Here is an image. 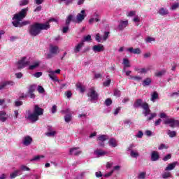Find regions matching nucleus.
<instances>
[{"mask_svg":"<svg viewBox=\"0 0 179 179\" xmlns=\"http://www.w3.org/2000/svg\"><path fill=\"white\" fill-rule=\"evenodd\" d=\"M37 24L39 27L40 31H41V30H48V29H50V27L49 22H46L44 24H41V23H37Z\"/></svg>","mask_w":179,"mask_h":179,"instance_id":"obj_18","label":"nucleus"},{"mask_svg":"<svg viewBox=\"0 0 179 179\" xmlns=\"http://www.w3.org/2000/svg\"><path fill=\"white\" fill-rule=\"evenodd\" d=\"M150 71V68L147 67V68H142L140 70V73H148Z\"/></svg>","mask_w":179,"mask_h":179,"instance_id":"obj_45","label":"nucleus"},{"mask_svg":"<svg viewBox=\"0 0 179 179\" xmlns=\"http://www.w3.org/2000/svg\"><path fill=\"white\" fill-rule=\"evenodd\" d=\"M163 122L166 125L169 124L171 128H176L179 124V120H176L174 118H166Z\"/></svg>","mask_w":179,"mask_h":179,"instance_id":"obj_5","label":"nucleus"},{"mask_svg":"<svg viewBox=\"0 0 179 179\" xmlns=\"http://www.w3.org/2000/svg\"><path fill=\"white\" fill-rule=\"evenodd\" d=\"M134 108H138V107H141L143 110V114L145 117H148L149 114H150V109L149 108V105L147 103H143L142 99H137L134 103Z\"/></svg>","mask_w":179,"mask_h":179,"instance_id":"obj_2","label":"nucleus"},{"mask_svg":"<svg viewBox=\"0 0 179 179\" xmlns=\"http://www.w3.org/2000/svg\"><path fill=\"white\" fill-rule=\"evenodd\" d=\"M122 64L124 65L123 72H125L126 68H131V62H129V59L127 58L123 59Z\"/></svg>","mask_w":179,"mask_h":179,"instance_id":"obj_23","label":"nucleus"},{"mask_svg":"<svg viewBox=\"0 0 179 179\" xmlns=\"http://www.w3.org/2000/svg\"><path fill=\"white\" fill-rule=\"evenodd\" d=\"M21 21H13V25L14 27H22V26H27V24H30L29 21H24L20 22Z\"/></svg>","mask_w":179,"mask_h":179,"instance_id":"obj_12","label":"nucleus"},{"mask_svg":"<svg viewBox=\"0 0 179 179\" xmlns=\"http://www.w3.org/2000/svg\"><path fill=\"white\" fill-rule=\"evenodd\" d=\"M136 15V11H129V13H127V16H128L129 17H132V16H135Z\"/></svg>","mask_w":179,"mask_h":179,"instance_id":"obj_50","label":"nucleus"},{"mask_svg":"<svg viewBox=\"0 0 179 179\" xmlns=\"http://www.w3.org/2000/svg\"><path fill=\"white\" fill-rule=\"evenodd\" d=\"M94 17H92L90 19V24H93L94 22H100V18H99V14L97 13H95L94 14Z\"/></svg>","mask_w":179,"mask_h":179,"instance_id":"obj_31","label":"nucleus"},{"mask_svg":"<svg viewBox=\"0 0 179 179\" xmlns=\"http://www.w3.org/2000/svg\"><path fill=\"white\" fill-rule=\"evenodd\" d=\"M31 142H33V138L30 136H26L22 138V145H24V146H30Z\"/></svg>","mask_w":179,"mask_h":179,"instance_id":"obj_11","label":"nucleus"},{"mask_svg":"<svg viewBox=\"0 0 179 179\" xmlns=\"http://www.w3.org/2000/svg\"><path fill=\"white\" fill-rule=\"evenodd\" d=\"M29 64H30V62L29 61H26V57H22L20 60H19L17 63V66L18 68V69H22L26 66H27V65H29Z\"/></svg>","mask_w":179,"mask_h":179,"instance_id":"obj_7","label":"nucleus"},{"mask_svg":"<svg viewBox=\"0 0 179 179\" xmlns=\"http://www.w3.org/2000/svg\"><path fill=\"white\" fill-rule=\"evenodd\" d=\"M8 86H15V82L12 80H8L0 83V90H3V89H6Z\"/></svg>","mask_w":179,"mask_h":179,"instance_id":"obj_9","label":"nucleus"},{"mask_svg":"<svg viewBox=\"0 0 179 179\" xmlns=\"http://www.w3.org/2000/svg\"><path fill=\"white\" fill-rule=\"evenodd\" d=\"M59 2H64L65 5H71L75 0H58Z\"/></svg>","mask_w":179,"mask_h":179,"instance_id":"obj_46","label":"nucleus"},{"mask_svg":"<svg viewBox=\"0 0 179 179\" xmlns=\"http://www.w3.org/2000/svg\"><path fill=\"white\" fill-rule=\"evenodd\" d=\"M47 72L48 73L49 78H50L52 80H54L55 82H58V78L57 77V75H55V72L54 71H52L51 69H49Z\"/></svg>","mask_w":179,"mask_h":179,"instance_id":"obj_14","label":"nucleus"},{"mask_svg":"<svg viewBox=\"0 0 179 179\" xmlns=\"http://www.w3.org/2000/svg\"><path fill=\"white\" fill-rule=\"evenodd\" d=\"M29 2H30V0H20L19 5L20 6H26V5H29Z\"/></svg>","mask_w":179,"mask_h":179,"instance_id":"obj_40","label":"nucleus"},{"mask_svg":"<svg viewBox=\"0 0 179 179\" xmlns=\"http://www.w3.org/2000/svg\"><path fill=\"white\" fill-rule=\"evenodd\" d=\"M52 114H55L57 113V105H53L51 108Z\"/></svg>","mask_w":179,"mask_h":179,"instance_id":"obj_60","label":"nucleus"},{"mask_svg":"<svg viewBox=\"0 0 179 179\" xmlns=\"http://www.w3.org/2000/svg\"><path fill=\"white\" fill-rule=\"evenodd\" d=\"M65 122H71L72 121V114H67L64 116Z\"/></svg>","mask_w":179,"mask_h":179,"instance_id":"obj_39","label":"nucleus"},{"mask_svg":"<svg viewBox=\"0 0 179 179\" xmlns=\"http://www.w3.org/2000/svg\"><path fill=\"white\" fill-rule=\"evenodd\" d=\"M158 13L161 16H166V15H169V13H170L169 12V10L167 8H161L159 9Z\"/></svg>","mask_w":179,"mask_h":179,"instance_id":"obj_27","label":"nucleus"},{"mask_svg":"<svg viewBox=\"0 0 179 179\" xmlns=\"http://www.w3.org/2000/svg\"><path fill=\"white\" fill-rule=\"evenodd\" d=\"M62 114H71L72 115V112H71V109L70 108H67L66 110H61Z\"/></svg>","mask_w":179,"mask_h":179,"instance_id":"obj_51","label":"nucleus"},{"mask_svg":"<svg viewBox=\"0 0 179 179\" xmlns=\"http://www.w3.org/2000/svg\"><path fill=\"white\" fill-rule=\"evenodd\" d=\"M22 171L20 170H17L10 174V178H15V177H17V176H21Z\"/></svg>","mask_w":179,"mask_h":179,"instance_id":"obj_32","label":"nucleus"},{"mask_svg":"<svg viewBox=\"0 0 179 179\" xmlns=\"http://www.w3.org/2000/svg\"><path fill=\"white\" fill-rule=\"evenodd\" d=\"M76 87L80 90L81 93H83L85 90H86V88L85 87V86L82 85L80 83H78L76 84Z\"/></svg>","mask_w":179,"mask_h":179,"instance_id":"obj_35","label":"nucleus"},{"mask_svg":"<svg viewBox=\"0 0 179 179\" xmlns=\"http://www.w3.org/2000/svg\"><path fill=\"white\" fill-rule=\"evenodd\" d=\"M55 135V131H49L46 133L47 136H54Z\"/></svg>","mask_w":179,"mask_h":179,"instance_id":"obj_64","label":"nucleus"},{"mask_svg":"<svg viewBox=\"0 0 179 179\" xmlns=\"http://www.w3.org/2000/svg\"><path fill=\"white\" fill-rule=\"evenodd\" d=\"M27 12H29V8L22 9L19 13L15 14L13 17V22L22 21L27 16Z\"/></svg>","mask_w":179,"mask_h":179,"instance_id":"obj_3","label":"nucleus"},{"mask_svg":"<svg viewBox=\"0 0 179 179\" xmlns=\"http://www.w3.org/2000/svg\"><path fill=\"white\" fill-rule=\"evenodd\" d=\"M168 148H169V147L166 146V145H164V144H161V145L159 146V148H158L159 150H163V149H168Z\"/></svg>","mask_w":179,"mask_h":179,"instance_id":"obj_58","label":"nucleus"},{"mask_svg":"<svg viewBox=\"0 0 179 179\" xmlns=\"http://www.w3.org/2000/svg\"><path fill=\"white\" fill-rule=\"evenodd\" d=\"M178 8H179V3H175L171 6V10H176Z\"/></svg>","mask_w":179,"mask_h":179,"instance_id":"obj_49","label":"nucleus"},{"mask_svg":"<svg viewBox=\"0 0 179 179\" xmlns=\"http://www.w3.org/2000/svg\"><path fill=\"white\" fill-rule=\"evenodd\" d=\"M114 96H116L117 97H120V96H121V91L118 90H115Z\"/></svg>","mask_w":179,"mask_h":179,"instance_id":"obj_57","label":"nucleus"},{"mask_svg":"<svg viewBox=\"0 0 179 179\" xmlns=\"http://www.w3.org/2000/svg\"><path fill=\"white\" fill-rule=\"evenodd\" d=\"M152 83V79L147 78L143 81V86H149Z\"/></svg>","mask_w":179,"mask_h":179,"instance_id":"obj_37","label":"nucleus"},{"mask_svg":"<svg viewBox=\"0 0 179 179\" xmlns=\"http://www.w3.org/2000/svg\"><path fill=\"white\" fill-rule=\"evenodd\" d=\"M50 52H52V54H54L55 55H57L58 52H59V48L57 45H50Z\"/></svg>","mask_w":179,"mask_h":179,"instance_id":"obj_24","label":"nucleus"},{"mask_svg":"<svg viewBox=\"0 0 179 179\" xmlns=\"http://www.w3.org/2000/svg\"><path fill=\"white\" fill-rule=\"evenodd\" d=\"M96 41L97 43H101V37H100V34H97L95 36Z\"/></svg>","mask_w":179,"mask_h":179,"instance_id":"obj_59","label":"nucleus"},{"mask_svg":"<svg viewBox=\"0 0 179 179\" xmlns=\"http://www.w3.org/2000/svg\"><path fill=\"white\" fill-rule=\"evenodd\" d=\"M98 141H100L101 142H104V141H107V136L106 135L99 136Z\"/></svg>","mask_w":179,"mask_h":179,"instance_id":"obj_43","label":"nucleus"},{"mask_svg":"<svg viewBox=\"0 0 179 179\" xmlns=\"http://www.w3.org/2000/svg\"><path fill=\"white\" fill-rule=\"evenodd\" d=\"M145 43H152V41H156V39L155 38L150 37V36H148L145 39Z\"/></svg>","mask_w":179,"mask_h":179,"instance_id":"obj_47","label":"nucleus"},{"mask_svg":"<svg viewBox=\"0 0 179 179\" xmlns=\"http://www.w3.org/2000/svg\"><path fill=\"white\" fill-rule=\"evenodd\" d=\"M133 22H134V23H136V26H139V22H141V17H139V16L136 15L134 17V18L133 19Z\"/></svg>","mask_w":179,"mask_h":179,"instance_id":"obj_42","label":"nucleus"},{"mask_svg":"<svg viewBox=\"0 0 179 179\" xmlns=\"http://www.w3.org/2000/svg\"><path fill=\"white\" fill-rule=\"evenodd\" d=\"M170 159H171V154H168L163 157L162 160L164 162H167V160H170Z\"/></svg>","mask_w":179,"mask_h":179,"instance_id":"obj_53","label":"nucleus"},{"mask_svg":"<svg viewBox=\"0 0 179 179\" xmlns=\"http://www.w3.org/2000/svg\"><path fill=\"white\" fill-rule=\"evenodd\" d=\"M160 159V155H159V152L152 151L151 152V162H157Z\"/></svg>","mask_w":179,"mask_h":179,"instance_id":"obj_17","label":"nucleus"},{"mask_svg":"<svg viewBox=\"0 0 179 179\" xmlns=\"http://www.w3.org/2000/svg\"><path fill=\"white\" fill-rule=\"evenodd\" d=\"M86 17V10H82L76 17V23H82Z\"/></svg>","mask_w":179,"mask_h":179,"instance_id":"obj_6","label":"nucleus"},{"mask_svg":"<svg viewBox=\"0 0 179 179\" xmlns=\"http://www.w3.org/2000/svg\"><path fill=\"white\" fill-rule=\"evenodd\" d=\"M29 33L30 36H32L33 37H36V36H38V34H40L41 33L38 24L35 23L32 25H30L29 27Z\"/></svg>","mask_w":179,"mask_h":179,"instance_id":"obj_4","label":"nucleus"},{"mask_svg":"<svg viewBox=\"0 0 179 179\" xmlns=\"http://www.w3.org/2000/svg\"><path fill=\"white\" fill-rule=\"evenodd\" d=\"M36 92V85H31L28 89V94H29L30 99H36V94H34Z\"/></svg>","mask_w":179,"mask_h":179,"instance_id":"obj_10","label":"nucleus"},{"mask_svg":"<svg viewBox=\"0 0 179 179\" xmlns=\"http://www.w3.org/2000/svg\"><path fill=\"white\" fill-rule=\"evenodd\" d=\"M91 40H92V36L90 35H87L86 36H84L83 40L82 41L85 43V41H90Z\"/></svg>","mask_w":179,"mask_h":179,"instance_id":"obj_54","label":"nucleus"},{"mask_svg":"<svg viewBox=\"0 0 179 179\" xmlns=\"http://www.w3.org/2000/svg\"><path fill=\"white\" fill-rule=\"evenodd\" d=\"M8 117L9 115L6 114V112L3 110L0 111V121H1V122H5V121L8 120Z\"/></svg>","mask_w":179,"mask_h":179,"instance_id":"obj_20","label":"nucleus"},{"mask_svg":"<svg viewBox=\"0 0 179 179\" xmlns=\"http://www.w3.org/2000/svg\"><path fill=\"white\" fill-rule=\"evenodd\" d=\"M108 34H110V32H108V31L104 32L103 36L104 41H106V40H107V38H108Z\"/></svg>","mask_w":179,"mask_h":179,"instance_id":"obj_62","label":"nucleus"},{"mask_svg":"<svg viewBox=\"0 0 179 179\" xmlns=\"http://www.w3.org/2000/svg\"><path fill=\"white\" fill-rule=\"evenodd\" d=\"M130 156L133 157V159H138L139 157V152L136 150H131L130 151Z\"/></svg>","mask_w":179,"mask_h":179,"instance_id":"obj_30","label":"nucleus"},{"mask_svg":"<svg viewBox=\"0 0 179 179\" xmlns=\"http://www.w3.org/2000/svg\"><path fill=\"white\" fill-rule=\"evenodd\" d=\"M138 179H145L146 178V172H140L138 175Z\"/></svg>","mask_w":179,"mask_h":179,"instance_id":"obj_41","label":"nucleus"},{"mask_svg":"<svg viewBox=\"0 0 179 179\" xmlns=\"http://www.w3.org/2000/svg\"><path fill=\"white\" fill-rule=\"evenodd\" d=\"M167 135L169 136V138H176V136H177V131L167 130Z\"/></svg>","mask_w":179,"mask_h":179,"instance_id":"obj_33","label":"nucleus"},{"mask_svg":"<svg viewBox=\"0 0 179 179\" xmlns=\"http://www.w3.org/2000/svg\"><path fill=\"white\" fill-rule=\"evenodd\" d=\"M79 148H73L70 149L69 153L70 155H73L74 156H78V155H80L82 153V151L78 150Z\"/></svg>","mask_w":179,"mask_h":179,"instance_id":"obj_26","label":"nucleus"},{"mask_svg":"<svg viewBox=\"0 0 179 179\" xmlns=\"http://www.w3.org/2000/svg\"><path fill=\"white\" fill-rule=\"evenodd\" d=\"M43 76V73L42 72H36L34 74V76L35 78H40Z\"/></svg>","mask_w":179,"mask_h":179,"instance_id":"obj_63","label":"nucleus"},{"mask_svg":"<svg viewBox=\"0 0 179 179\" xmlns=\"http://www.w3.org/2000/svg\"><path fill=\"white\" fill-rule=\"evenodd\" d=\"M87 94H88V97H90V100L92 101H93V100H97V99H98L97 92H96L94 87L90 88Z\"/></svg>","mask_w":179,"mask_h":179,"instance_id":"obj_8","label":"nucleus"},{"mask_svg":"<svg viewBox=\"0 0 179 179\" xmlns=\"http://www.w3.org/2000/svg\"><path fill=\"white\" fill-rule=\"evenodd\" d=\"M123 122H124V125H131V124H132V122H131V120H129V119L124 120L123 121Z\"/></svg>","mask_w":179,"mask_h":179,"instance_id":"obj_61","label":"nucleus"},{"mask_svg":"<svg viewBox=\"0 0 179 179\" xmlns=\"http://www.w3.org/2000/svg\"><path fill=\"white\" fill-rule=\"evenodd\" d=\"M20 170H22V171H30V169L25 165H22L20 166Z\"/></svg>","mask_w":179,"mask_h":179,"instance_id":"obj_52","label":"nucleus"},{"mask_svg":"<svg viewBox=\"0 0 179 179\" xmlns=\"http://www.w3.org/2000/svg\"><path fill=\"white\" fill-rule=\"evenodd\" d=\"M43 113L44 109L40 108L38 105H35L33 113L30 110L27 111V116L26 118L31 122L34 123L36 121H38V117H40V115H43Z\"/></svg>","mask_w":179,"mask_h":179,"instance_id":"obj_1","label":"nucleus"},{"mask_svg":"<svg viewBox=\"0 0 179 179\" xmlns=\"http://www.w3.org/2000/svg\"><path fill=\"white\" fill-rule=\"evenodd\" d=\"M177 164H178V162H175L173 163L169 164H168V167H166L165 169V170L166 171H171V170H174V169H176V166H177Z\"/></svg>","mask_w":179,"mask_h":179,"instance_id":"obj_28","label":"nucleus"},{"mask_svg":"<svg viewBox=\"0 0 179 179\" xmlns=\"http://www.w3.org/2000/svg\"><path fill=\"white\" fill-rule=\"evenodd\" d=\"M94 52H101L104 51V46L101 44L95 45L92 47Z\"/></svg>","mask_w":179,"mask_h":179,"instance_id":"obj_16","label":"nucleus"},{"mask_svg":"<svg viewBox=\"0 0 179 179\" xmlns=\"http://www.w3.org/2000/svg\"><path fill=\"white\" fill-rule=\"evenodd\" d=\"M41 159H44V155H36L30 159V162H40Z\"/></svg>","mask_w":179,"mask_h":179,"instance_id":"obj_34","label":"nucleus"},{"mask_svg":"<svg viewBox=\"0 0 179 179\" xmlns=\"http://www.w3.org/2000/svg\"><path fill=\"white\" fill-rule=\"evenodd\" d=\"M108 145L110 148H117L118 146V141L115 138H110L108 141Z\"/></svg>","mask_w":179,"mask_h":179,"instance_id":"obj_25","label":"nucleus"},{"mask_svg":"<svg viewBox=\"0 0 179 179\" xmlns=\"http://www.w3.org/2000/svg\"><path fill=\"white\" fill-rule=\"evenodd\" d=\"M105 104L108 107V106H111V104H113V101L111 100V99H107L105 101Z\"/></svg>","mask_w":179,"mask_h":179,"instance_id":"obj_55","label":"nucleus"},{"mask_svg":"<svg viewBox=\"0 0 179 179\" xmlns=\"http://www.w3.org/2000/svg\"><path fill=\"white\" fill-rule=\"evenodd\" d=\"M71 22L76 23V18H75V15L70 14L67 16L66 20V26H69V24H71Z\"/></svg>","mask_w":179,"mask_h":179,"instance_id":"obj_15","label":"nucleus"},{"mask_svg":"<svg viewBox=\"0 0 179 179\" xmlns=\"http://www.w3.org/2000/svg\"><path fill=\"white\" fill-rule=\"evenodd\" d=\"M37 92L40 93L41 94H43V93L45 92V90H44V87H43L41 85H38L37 88Z\"/></svg>","mask_w":179,"mask_h":179,"instance_id":"obj_44","label":"nucleus"},{"mask_svg":"<svg viewBox=\"0 0 179 179\" xmlns=\"http://www.w3.org/2000/svg\"><path fill=\"white\" fill-rule=\"evenodd\" d=\"M40 64H41V62L40 61L34 62L33 64L29 66V69H30L31 71H33V69H36V68H38V66H40Z\"/></svg>","mask_w":179,"mask_h":179,"instance_id":"obj_29","label":"nucleus"},{"mask_svg":"<svg viewBox=\"0 0 179 179\" xmlns=\"http://www.w3.org/2000/svg\"><path fill=\"white\" fill-rule=\"evenodd\" d=\"M166 73V70H162L159 71H157L155 73V76H157V78H162L163 75Z\"/></svg>","mask_w":179,"mask_h":179,"instance_id":"obj_38","label":"nucleus"},{"mask_svg":"<svg viewBox=\"0 0 179 179\" xmlns=\"http://www.w3.org/2000/svg\"><path fill=\"white\" fill-rule=\"evenodd\" d=\"M157 99H159V94H157V92H154L151 95V101H153V103H155V101H156Z\"/></svg>","mask_w":179,"mask_h":179,"instance_id":"obj_36","label":"nucleus"},{"mask_svg":"<svg viewBox=\"0 0 179 179\" xmlns=\"http://www.w3.org/2000/svg\"><path fill=\"white\" fill-rule=\"evenodd\" d=\"M127 51L131 54H137L138 55H139V54H142V50L139 48L135 49H134V48H129Z\"/></svg>","mask_w":179,"mask_h":179,"instance_id":"obj_19","label":"nucleus"},{"mask_svg":"<svg viewBox=\"0 0 179 179\" xmlns=\"http://www.w3.org/2000/svg\"><path fill=\"white\" fill-rule=\"evenodd\" d=\"M127 26H128V20H120L118 25V29L119 30H124Z\"/></svg>","mask_w":179,"mask_h":179,"instance_id":"obj_22","label":"nucleus"},{"mask_svg":"<svg viewBox=\"0 0 179 179\" xmlns=\"http://www.w3.org/2000/svg\"><path fill=\"white\" fill-rule=\"evenodd\" d=\"M170 177H171V173L169 172H165L162 174V178L164 179L169 178Z\"/></svg>","mask_w":179,"mask_h":179,"instance_id":"obj_48","label":"nucleus"},{"mask_svg":"<svg viewBox=\"0 0 179 179\" xmlns=\"http://www.w3.org/2000/svg\"><path fill=\"white\" fill-rule=\"evenodd\" d=\"M131 79H134V80H137V82H141L142 80V77L141 76H131Z\"/></svg>","mask_w":179,"mask_h":179,"instance_id":"obj_56","label":"nucleus"},{"mask_svg":"<svg viewBox=\"0 0 179 179\" xmlns=\"http://www.w3.org/2000/svg\"><path fill=\"white\" fill-rule=\"evenodd\" d=\"M83 45H85V43L83 41L80 42L78 44H77L74 48V52L75 54H78L82 50Z\"/></svg>","mask_w":179,"mask_h":179,"instance_id":"obj_21","label":"nucleus"},{"mask_svg":"<svg viewBox=\"0 0 179 179\" xmlns=\"http://www.w3.org/2000/svg\"><path fill=\"white\" fill-rule=\"evenodd\" d=\"M108 152L101 149H96L94 151V155H95L96 157H101L103 156H106V155H108Z\"/></svg>","mask_w":179,"mask_h":179,"instance_id":"obj_13","label":"nucleus"}]
</instances>
